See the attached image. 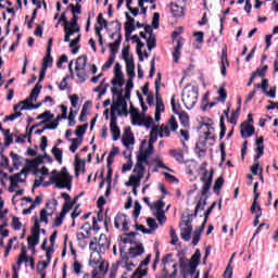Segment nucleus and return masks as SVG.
<instances>
[{
	"label": "nucleus",
	"mask_w": 278,
	"mask_h": 278,
	"mask_svg": "<svg viewBox=\"0 0 278 278\" xmlns=\"http://www.w3.org/2000/svg\"><path fill=\"white\" fill-rule=\"evenodd\" d=\"M214 179V170H211L210 174H207V170H205L202 175V177L200 178V181H202L203 186H202V197L197 206H195V211H194V215L193 216H198L199 212H203V210H205V205H207V192H210V189L212 188V181Z\"/></svg>",
	"instance_id": "f257e3e1"
},
{
	"label": "nucleus",
	"mask_w": 278,
	"mask_h": 278,
	"mask_svg": "<svg viewBox=\"0 0 278 278\" xmlns=\"http://www.w3.org/2000/svg\"><path fill=\"white\" fill-rule=\"evenodd\" d=\"M50 181L52 184H55L56 188L71 190L73 178L71 177V174H68V169L66 167H63L61 172L53 170L52 176L50 177Z\"/></svg>",
	"instance_id": "f03ea898"
},
{
	"label": "nucleus",
	"mask_w": 278,
	"mask_h": 278,
	"mask_svg": "<svg viewBox=\"0 0 278 278\" xmlns=\"http://www.w3.org/2000/svg\"><path fill=\"white\" fill-rule=\"evenodd\" d=\"M147 165H149V160L137 156L134 174L129 177L126 186L140 187V181H142V177H144V166Z\"/></svg>",
	"instance_id": "7ed1b4c3"
},
{
	"label": "nucleus",
	"mask_w": 278,
	"mask_h": 278,
	"mask_svg": "<svg viewBox=\"0 0 278 278\" xmlns=\"http://www.w3.org/2000/svg\"><path fill=\"white\" fill-rule=\"evenodd\" d=\"M41 90L42 85L36 84L28 98L20 101L17 104H14V112H16L17 110H20L21 112H23V110H33L34 103H36Z\"/></svg>",
	"instance_id": "20e7f679"
},
{
	"label": "nucleus",
	"mask_w": 278,
	"mask_h": 278,
	"mask_svg": "<svg viewBox=\"0 0 278 278\" xmlns=\"http://www.w3.org/2000/svg\"><path fill=\"white\" fill-rule=\"evenodd\" d=\"M89 266H92L94 268L92 270V278L105 277L108 268L105 267V262L101 260V254L99 253V251L91 253Z\"/></svg>",
	"instance_id": "39448f33"
},
{
	"label": "nucleus",
	"mask_w": 278,
	"mask_h": 278,
	"mask_svg": "<svg viewBox=\"0 0 278 278\" xmlns=\"http://www.w3.org/2000/svg\"><path fill=\"white\" fill-rule=\"evenodd\" d=\"M182 103L187 110H192L199 101V88L187 85L182 90Z\"/></svg>",
	"instance_id": "423d86ee"
},
{
	"label": "nucleus",
	"mask_w": 278,
	"mask_h": 278,
	"mask_svg": "<svg viewBox=\"0 0 278 278\" xmlns=\"http://www.w3.org/2000/svg\"><path fill=\"white\" fill-rule=\"evenodd\" d=\"M118 116H129L127 100H125V97H123V94H119L117 97V100L111 105V118L118 121Z\"/></svg>",
	"instance_id": "0eeeda50"
},
{
	"label": "nucleus",
	"mask_w": 278,
	"mask_h": 278,
	"mask_svg": "<svg viewBox=\"0 0 278 278\" xmlns=\"http://www.w3.org/2000/svg\"><path fill=\"white\" fill-rule=\"evenodd\" d=\"M29 169L24 168L20 173L9 176L10 187L9 192H15V188H18V184H25L27 181V175Z\"/></svg>",
	"instance_id": "6e6552de"
},
{
	"label": "nucleus",
	"mask_w": 278,
	"mask_h": 278,
	"mask_svg": "<svg viewBox=\"0 0 278 278\" xmlns=\"http://www.w3.org/2000/svg\"><path fill=\"white\" fill-rule=\"evenodd\" d=\"M157 134H160V128L159 127H153L150 131V139L148 143V148L144 151H140L138 156L143 159V160H149L151 155H153V143L157 142Z\"/></svg>",
	"instance_id": "1a4fd4ad"
},
{
	"label": "nucleus",
	"mask_w": 278,
	"mask_h": 278,
	"mask_svg": "<svg viewBox=\"0 0 278 278\" xmlns=\"http://www.w3.org/2000/svg\"><path fill=\"white\" fill-rule=\"evenodd\" d=\"M177 129H179V124L175 116H172L165 125L160 126L159 138H170V131H177Z\"/></svg>",
	"instance_id": "9d476101"
},
{
	"label": "nucleus",
	"mask_w": 278,
	"mask_h": 278,
	"mask_svg": "<svg viewBox=\"0 0 278 278\" xmlns=\"http://www.w3.org/2000/svg\"><path fill=\"white\" fill-rule=\"evenodd\" d=\"M168 260H170V254L162 260L164 277L175 278L177 277V264L169 262Z\"/></svg>",
	"instance_id": "9b49d317"
},
{
	"label": "nucleus",
	"mask_w": 278,
	"mask_h": 278,
	"mask_svg": "<svg viewBox=\"0 0 278 278\" xmlns=\"http://www.w3.org/2000/svg\"><path fill=\"white\" fill-rule=\"evenodd\" d=\"M180 274L181 277L188 278V275L192 277V275H197V267L190 262L188 258L181 257L179 260Z\"/></svg>",
	"instance_id": "f8f14e48"
},
{
	"label": "nucleus",
	"mask_w": 278,
	"mask_h": 278,
	"mask_svg": "<svg viewBox=\"0 0 278 278\" xmlns=\"http://www.w3.org/2000/svg\"><path fill=\"white\" fill-rule=\"evenodd\" d=\"M28 249H33L35 251V247L40 244V225L39 222L36 220L34 227L31 228V236L27 238Z\"/></svg>",
	"instance_id": "ddd939ff"
},
{
	"label": "nucleus",
	"mask_w": 278,
	"mask_h": 278,
	"mask_svg": "<svg viewBox=\"0 0 278 278\" xmlns=\"http://www.w3.org/2000/svg\"><path fill=\"white\" fill-rule=\"evenodd\" d=\"M115 229H121L122 231L127 232L129 230V216L118 213L114 218Z\"/></svg>",
	"instance_id": "4468645a"
},
{
	"label": "nucleus",
	"mask_w": 278,
	"mask_h": 278,
	"mask_svg": "<svg viewBox=\"0 0 278 278\" xmlns=\"http://www.w3.org/2000/svg\"><path fill=\"white\" fill-rule=\"evenodd\" d=\"M257 188H260V182L254 184V201L252 203V206L250 208L252 214H260L262 213V205L257 203V199H260V192H257Z\"/></svg>",
	"instance_id": "2eb2a0df"
},
{
	"label": "nucleus",
	"mask_w": 278,
	"mask_h": 278,
	"mask_svg": "<svg viewBox=\"0 0 278 278\" xmlns=\"http://www.w3.org/2000/svg\"><path fill=\"white\" fill-rule=\"evenodd\" d=\"M110 129L111 134L113 136V140H119L121 139V128H118V119H115V117L111 118L110 121Z\"/></svg>",
	"instance_id": "dca6fc26"
},
{
	"label": "nucleus",
	"mask_w": 278,
	"mask_h": 278,
	"mask_svg": "<svg viewBox=\"0 0 278 278\" xmlns=\"http://www.w3.org/2000/svg\"><path fill=\"white\" fill-rule=\"evenodd\" d=\"M255 134V127L247 124V122L241 124V137L242 138H251Z\"/></svg>",
	"instance_id": "f3484780"
},
{
	"label": "nucleus",
	"mask_w": 278,
	"mask_h": 278,
	"mask_svg": "<svg viewBox=\"0 0 278 278\" xmlns=\"http://www.w3.org/2000/svg\"><path fill=\"white\" fill-rule=\"evenodd\" d=\"M143 254H144V247L142 245V243H136L129 249L130 257H138Z\"/></svg>",
	"instance_id": "a211bd4d"
},
{
	"label": "nucleus",
	"mask_w": 278,
	"mask_h": 278,
	"mask_svg": "<svg viewBox=\"0 0 278 278\" xmlns=\"http://www.w3.org/2000/svg\"><path fill=\"white\" fill-rule=\"evenodd\" d=\"M227 66H229V60L227 59V48L222 50V75L223 77H227Z\"/></svg>",
	"instance_id": "6ab92c4d"
},
{
	"label": "nucleus",
	"mask_w": 278,
	"mask_h": 278,
	"mask_svg": "<svg viewBox=\"0 0 278 278\" xmlns=\"http://www.w3.org/2000/svg\"><path fill=\"white\" fill-rule=\"evenodd\" d=\"M180 237L185 242H190L192 240V227L190 226H182L180 229Z\"/></svg>",
	"instance_id": "aec40b11"
},
{
	"label": "nucleus",
	"mask_w": 278,
	"mask_h": 278,
	"mask_svg": "<svg viewBox=\"0 0 278 278\" xmlns=\"http://www.w3.org/2000/svg\"><path fill=\"white\" fill-rule=\"evenodd\" d=\"M169 8H170V12H172L173 16H175L176 18L184 16V8L182 7H179L177 3L172 2L169 4Z\"/></svg>",
	"instance_id": "412c9836"
},
{
	"label": "nucleus",
	"mask_w": 278,
	"mask_h": 278,
	"mask_svg": "<svg viewBox=\"0 0 278 278\" xmlns=\"http://www.w3.org/2000/svg\"><path fill=\"white\" fill-rule=\"evenodd\" d=\"M35 218V224H36V220L39 223H45V225H49V212H47V208H42L39 213V219L38 217H34Z\"/></svg>",
	"instance_id": "4be33fe9"
},
{
	"label": "nucleus",
	"mask_w": 278,
	"mask_h": 278,
	"mask_svg": "<svg viewBox=\"0 0 278 278\" xmlns=\"http://www.w3.org/2000/svg\"><path fill=\"white\" fill-rule=\"evenodd\" d=\"M136 65L134 64V59L126 61V72L128 77H136Z\"/></svg>",
	"instance_id": "5701e85b"
},
{
	"label": "nucleus",
	"mask_w": 278,
	"mask_h": 278,
	"mask_svg": "<svg viewBox=\"0 0 278 278\" xmlns=\"http://www.w3.org/2000/svg\"><path fill=\"white\" fill-rule=\"evenodd\" d=\"M49 266V262H45V261H41L38 263L37 265V271H38V275H40V277L42 278H47V267Z\"/></svg>",
	"instance_id": "b1692460"
},
{
	"label": "nucleus",
	"mask_w": 278,
	"mask_h": 278,
	"mask_svg": "<svg viewBox=\"0 0 278 278\" xmlns=\"http://www.w3.org/2000/svg\"><path fill=\"white\" fill-rule=\"evenodd\" d=\"M223 186H225V179L223 178V176H220L215 180L213 192H215V194H220V189L223 188Z\"/></svg>",
	"instance_id": "393cba45"
},
{
	"label": "nucleus",
	"mask_w": 278,
	"mask_h": 278,
	"mask_svg": "<svg viewBox=\"0 0 278 278\" xmlns=\"http://www.w3.org/2000/svg\"><path fill=\"white\" fill-rule=\"evenodd\" d=\"M52 118H53V114H51V111H46L42 114H39L37 116V121H42L40 125L45 123H49V121H51Z\"/></svg>",
	"instance_id": "a878e982"
},
{
	"label": "nucleus",
	"mask_w": 278,
	"mask_h": 278,
	"mask_svg": "<svg viewBox=\"0 0 278 278\" xmlns=\"http://www.w3.org/2000/svg\"><path fill=\"white\" fill-rule=\"evenodd\" d=\"M184 47V42L177 40V46L174 49L173 58L174 62H179V55H181V48Z\"/></svg>",
	"instance_id": "bb28decb"
},
{
	"label": "nucleus",
	"mask_w": 278,
	"mask_h": 278,
	"mask_svg": "<svg viewBox=\"0 0 278 278\" xmlns=\"http://www.w3.org/2000/svg\"><path fill=\"white\" fill-rule=\"evenodd\" d=\"M170 155L175 159L176 162H184V150L177 149V150H170Z\"/></svg>",
	"instance_id": "cd10ccee"
},
{
	"label": "nucleus",
	"mask_w": 278,
	"mask_h": 278,
	"mask_svg": "<svg viewBox=\"0 0 278 278\" xmlns=\"http://www.w3.org/2000/svg\"><path fill=\"white\" fill-rule=\"evenodd\" d=\"M189 262L198 268L201 262V250L197 249L194 254L191 256V260H189Z\"/></svg>",
	"instance_id": "c85d7f7f"
},
{
	"label": "nucleus",
	"mask_w": 278,
	"mask_h": 278,
	"mask_svg": "<svg viewBox=\"0 0 278 278\" xmlns=\"http://www.w3.org/2000/svg\"><path fill=\"white\" fill-rule=\"evenodd\" d=\"M70 142H72L71 147H70V151L72 153H75L77 151V149H79V147L81 146L83 139L81 138H76V139H68Z\"/></svg>",
	"instance_id": "c756f323"
},
{
	"label": "nucleus",
	"mask_w": 278,
	"mask_h": 278,
	"mask_svg": "<svg viewBox=\"0 0 278 278\" xmlns=\"http://www.w3.org/2000/svg\"><path fill=\"white\" fill-rule=\"evenodd\" d=\"M76 75L80 80V84H84L88 79V74L86 73V67L75 68Z\"/></svg>",
	"instance_id": "7c9ffc66"
},
{
	"label": "nucleus",
	"mask_w": 278,
	"mask_h": 278,
	"mask_svg": "<svg viewBox=\"0 0 278 278\" xmlns=\"http://www.w3.org/2000/svg\"><path fill=\"white\" fill-rule=\"evenodd\" d=\"M122 143L124 147H131L135 143L132 134H125L122 138Z\"/></svg>",
	"instance_id": "2f4dec72"
},
{
	"label": "nucleus",
	"mask_w": 278,
	"mask_h": 278,
	"mask_svg": "<svg viewBox=\"0 0 278 278\" xmlns=\"http://www.w3.org/2000/svg\"><path fill=\"white\" fill-rule=\"evenodd\" d=\"M77 21H79V17L76 16L75 14L73 15V18L71 20V22H67V28L72 29V31H75L76 29H78L79 31V25L77 24Z\"/></svg>",
	"instance_id": "473e14b6"
},
{
	"label": "nucleus",
	"mask_w": 278,
	"mask_h": 278,
	"mask_svg": "<svg viewBox=\"0 0 278 278\" xmlns=\"http://www.w3.org/2000/svg\"><path fill=\"white\" fill-rule=\"evenodd\" d=\"M155 112H159V113L166 112V106H164V102L162 101V97H160V93H156Z\"/></svg>",
	"instance_id": "72a5a7b5"
},
{
	"label": "nucleus",
	"mask_w": 278,
	"mask_h": 278,
	"mask_svg": "<svg viewBox=\"0 0 278 278\" xmlns=\"http://www.w3.org/2000/svg\"><path fill=\"white\" fill-rule=\"evenodd\" d=\"M52 65H53V58L51 56V53H47V55L43 58L41 68L47 71V68H49V66H52Z\"/></svg>",
	"instance_id": "f704fd0d"
},
{
	"label": "nucleus",
	"mask_w": 278,
	"mask_h": 278,
	"mask_svg": "<svg viewBox=\"0 0 278 278\" xmlns=\"http://www.w3.org/2000/svg\"><path fill=\"white\" fill-rule=\"evenodd\" d=\"M21 116H23V113L17 110L14 113H12L11 115L5 116L3 119V123L14 122V121H16V118H21Z\"/></svg>",
	"instance_id": "c9c22d12"
},
{
	"label": "nucleus",
	"mask_w": 278,
	"mask_h": 278,
	"mask_svg": "<svg viewBox=\"0 0 278 278\" xmlns=\"http://www.w3.org/2000/svg\"><path fill=\"white\" fill-rule=\"evenodd\" d=\"M52 155L54 156V159L56 160V162H59V164H62V157H63V151L60 148L54 147L52 149Z\"/></svg>",
	"instance_id": "e433bc0d"
},
{
	"label": "nucleus",
	"mask_w": 278,
	"mask_h": 278,
	"mask_svg": "<svg viewBox=\"0 0 278 278\" xmlns=\"http://www.w3.org/2000/svg\"><path fill=\"white\" fill-rule=\"evenodd\" d=\"M178 116H179L180 125L182 127H189L190 126V117L188 116V114L180 113V114H178Z\"/></svg>",
	"instance_id": "4c0bfd02"
},
{
	"label": "nucleus",
	"mask_w": 278,
	"mask_h": 278,
	"mask_svg": "<svg viewBox=\"0 0 278 278\" xmlns=\"http://www.w3.org/2000/svg\"><path fill=\"white\" fill-rule=\"evenodd\" d=\"M170 103H172V110L174 114H177V115L181 114V104L175 101V96L172 97Z\"/></svg>",
	"instance_id": "58836bf2"
},
{
	"label": "nucleus",
	"mask_w": 278,
	"mask_h": 278,
	"mask_svg": "<svg viewBox=\"0 0 278 278\" xmlns=\"http://www.w3.org/2000/svg\"><path fill=\"white\" fill-rule=\"evenodd\" d=\"M86 64H88V56L84 55V56H79L76 60V66L75 68H86Z\"/></svg>",
	"instance_id": "ea45409f"
},
{
	"label": "nucleus",
	"mask_w": 278,
	"mask_h": 278,
	"mask_svg": "<svg viewBox=\"0 0 278 278\" xmlns=\"http://www.w3.org/2000/svg\"><path fill=\"white\" fill-rule=\"evenodd\" d=\"M64 31H65L64 42H71V36H74L75 34H79L78 28L76 30H72L68 27H65Z\"/></svg>",
	"instance_id": "a19ab883"
},
{
	"label": "nucleus",
	"mask_w": 278,
	"mask_h": 278,
	"mask_svg": "<svg viewBox=\"0 0 278 278\" xmlns=\"http://www.w3.org/2000/svg\"><path fill=\"white\" fill-rule=\"evenodd\" d=\"M240 110H241V106L239 105V108L236 111H232L231 117L229 119V123H231V125H238V118L240 116Z\"/></svg>",
	"instance_id": "79ce46f5"
},
{
	"label": "nucleus",
	"mask_w": 278,
	"mask_h": 278,
	"mask_svg": "<svg viewBox=\"0 0 278 278\" xmlns=\"http://www.w3.org/2000/svg\"><path fill=\"white\" fill-rule=\"evenodd\" d=\"M90 103V101H87L84 105H83V110L80 112L79 115V122L80 123H86V116L88 114V104Z\"/></svg>",
	"instance_id": "37998d69"
},
{
	"label": "nucleus",
	"mask_w": 278,
	"mask_h": 278,
	"mask_svg": "<svg viewBox=\"0 0 278 278\" xmlns=\"http://www.w3.org/2000/svg\"><path fill=\"white\" fill-rule=\"evenodd\" d=\"M24 262H29V258H27V250L25 248L22 249V253L17 258V266H21Z\"/></svg>",
	"instance_id": "c03bdc74"
},
{
	"label": "nucleus",
	"mask_w": 278,
	"mask_h": 278,
	"mask_svg": "<svg viewBox=\"0 0 278 278\" xmlns=\"http://www.w3.org/2000/svg\"><path fill=\"white\" fill-rule=\"evenodd\" d=\"M125 31L126 38H129L134 31H136V24H129L128 22L125 23Z\"/></svg>",
	"instance_id": "a18cd8bd"
},
{
	"label": "nucleus",
	"mask_w": 278,
	"mask_h": 278,
	"mask_svg": "<svg viewBox=\"0 0 278 278\" xmlns=\"http://www.w3.org/2000/svg\"><path fill=\"white\" fill-rule=\"evenodd\" d=\"M86 129H88V124L80 125L76 128L75 135L83 138L84 134H86Z\"/></svg>",
	"instance_id": "49530a36"
},
{
	"label": "nucleus",
	"mask_w": 278,
	"mask_h": 278,
	"mask_svg": "<svg viewBox=\"0 0 278 278\" xmlns=\"http://www.w3.org/2000/svg\"><path fill=\"white\" fill-rule=\"evenodd\" d=\"M85 164L81 163V161L76 160L75 161V175L76 177H79V173H81V170H85Z\"/></svg>",
	"instance_id": "de8ad7c7"
},
{
	"label": "nucleus",
	"mask_w": 278,
	"mask_h": 278,
	"mask_svg": "<svg viewBox=\"0 0 278 278\" xmlns=\"http://www.w3.org/2000/svg\"><path fill=\"white\" fill-rule=\"evenodd\" d=\"M122 58L125 62H129V60H134V58L129 55V46L123 48Z\"/></svg>",
	"instance_id": "09e8293b"
},
{
	"label": "nucleus",
	"mask_w": 278,
	"mask_h": 278,
	"mask_svg": "<svg viewBox=\"0 0 278 278\" xmlns=\"http://www.w3.org/2000/svg\"><path fill=\"white\" fill-rule=\"evenodd\" d=\"M111 25H114L115 31L110 36V38H114V36H118V34H121L119 31L123 25L118 21L112 22Z\"/></svg>",
	"instance_id": "8fccbe9b"
},
{
	"label": "nucleus",
	"mask_w": 278,
	"mask_h": 278,
	"mask_svg": "<svg viewBox=\"0 0 278 278\" xmlns=\"http://www.w3.org/2000/svg\"><path fill=\"white\" fill-rule=\"evenodd\" d=\"M267 71L268 65H264L261 70L257 68L255 72H253L252 75H255V77H264Z\"/></svg>",
	"instance_id": "3c124183"
},
{
	"label": "nucleus",
	"mask_w": 278,
	"mask_h": 278,
	"mask_svg": "<svg viewBox=\"0 0 278 278\" xmlns=\"http://www.w3.org/2000/svg\"><path fill=\"white\" fill-rule=\"evenodd\" d=\"M124 84H125V79L123 78V76H114L112 80L113 86H118V88H122Z\"/></svg>",
	"instance_id": "603ef678"
},
{
	"label": "nucleus",
	"mask_w": 278,
	"mask_h": 278,
	"mask_svg": "<svg viewBox=\"0 0 278 278\" xmlns=\"http://www.w3.org/2000/svg\"><path fill=\"white\" fill-rule=\"evenodd\" d=\"M115 60H116V56L115 55H111L109 58V60L102 66V71H109V68H112V64H114Z\"/></svg>",
	"instance_id": "864d4df0"
},
{
	"label": "nucleus",
	"mask_w": 278,
	"mask_h": 278,
	"mask_svg": "<svg viewBox=\"0 0 278 278\" xmlns=\"http://www.w3.org/2000/svg\"><path fill=\"white\" fill-rule=\"evenodd\" d=\"M154 216H156L159 223H166V214L164 213V211H156L154 213Z\"/></svg>",
	"instance_id": "5fc2aeb1"
},
{
	"label": "nucleus",
	"mask_w": 278,
	"mask_h": 278,
	"mask_svg": "<svg viewBox=\"0 0 278 278\" xmlns=\"http://www.w3.org/2000/svg\"><path fill=\"white\" fill-rule=\"evenodd\" d=\"M10 157L13 161L14 166H21V155L16 154L14 152H11Z\"/></svg>",
	"instance_id": "6e6d98bb"
},
{
	"label": "nucleus",
	"mask_w": 278,
	"mask_h": 278,
	"mask_svg": "<svg viewBox=\"0 0 278 278\" xmlns=\"http://www.w3.org/2000/svg\"><path fill=\"white\" fill-rule=\"evenodd\" d=\"M141 123L142 125L146 126L147 129H151V127H153V117L151 116L143 117Z\"/></svg>",
	"instance_id": "4d7b16f0"
},
{
	"label": "nucleus",
	"mask_w": 278,
	"mask_h": 278,
	"mask_svg": "<svg viewBox=\"0 0 278 278\" xmlns=\"http://www.w3.org/2000/svg\"><path fill=\"white\" fill-rule=\"evenodd\" d=\"M131 166H134V161H131V157H129L127 163L123 164L122 173H127V172L131 170Z\"/></svg>",
	"instance_id": "13d9d810"
},
{
	"label": "nucleus",
	"mask_w": 278,
	"mask_h": 278,
	"mask_svg": "<svg viewBox=\"0 0 278 278\" xmlns=\"http://www.w3.org/2000/svg\"><path fill=\"white\" fill-rule=\"evenodd\" d=\"M98 25L100 26H96V27H101L103 29V27H108V20L103 18V13H99L98 15Z\"/></svg>",
	"instance_id": "bf43d9fd"
},
{
	"label": "nucleus",
	"mask_w": 278,
	"mask_h": 278,
	"mask_svg": "<svg viewBox=\"0 0 278 278\" xmlns=\"http://www.w3.org/2000/svg\"><path fill=\"white\" fill-rule=\"evenodd\" d=\"M165 205H166L165 201L159 200L154 202V210H156V212H164Z\"/></svg>",
	"instance_id": "052dcab7"
},
{
	"label": "nucleus",
	"mask_w": 278,
	"mask_h": 278,
	"mask_svg": "<svg viewBox=\"0 0 278 278\" xmlns=\"http://www.w3.org/2000/svg\"><path fill=\"white\" fill-rule=\"evenodd\" d=\"M130 118H131L132 125H139V126H141V125H142V119H143L144 117H142V115H140V113H139L138 115H132V117H130Z\"/></svg>",
	"instance_id": "680f3d73"
},
{
	"label": "nucleus",
	"mask_w": 278,
	"mask_h": 278,
	"mask_svg": "<svg viewBox=\"0 0 278 278\" xmlns=\"http://www.w3.org/2000/svg\"><path fill=\"white\" fill-rule=\"evenodd\" d=\"M141 210H142V205H140V202L136 201L135 202V208H134L132 216L135 218H138L140 216Z\"/></svg>",
	"instance_id": "e2e57ef3"
},
{
	"label": "nucleus",
	"mask_w": 278,
	"mask_h": 278,
	"mask_svg": "<svg viewBox=\"0 0 278 278\" xmlns=\"http://www.w3.org/2000/svg\"><path fill=\"white\" fill-rule=\"evenodd\" d=\"M103 238H105V235H101L100 240L98 241V247L100 248V252H103L108 249V241H105L104 243Z\"/></svg>",
	"instance_id": "0e129e2a"
},
{
	"label": "nucleus",
	"mask_w": 278,
	"mask_h": 278,
	"mask_svg": "<svg viewBox=\"0 0 278 278\" xmlns=\"http://www.w3.org/2000/svg\"><path fill=\"white\" fill-rule=\"evenodd\" d=\"M81 268H84V266H81V263H79L78 261H75L73 264V270L75 275H81Z\"/></svg>",
	"instance_id": "69168bd1"
},
{
	"label": "nucleus",
	"mask_w": 278,
	"mask_h": 278,
	"mask_svg": "<svg viewBox=\"0 0 278 278\" xmlns=\"http://www.w3.org/2000/svg\"><path fill=\"white\" fill-rule=\"evenodd\" d=\"M155 37L153 35H150V37L148 38V49L149 51H151L152 49H155Z\"/></svg>",
	"instance_id": "338daca9"
},
{
	"label": "nucleus",
	"mask_w": 278,
	"mask_h": 278,
	"mask_svg": "<svg viewBox=\"0 0 278 278\" xmlns=\"http://www.w3.org/2000/svg\"><path fill=\"white\" fill-rule=\"evenodd\" d=\"M147 224H148V227L152 229V231H155V229H157V222L155 219L150 217L147 219Z\"/></svg>",
	"instance_id": "774afa93"
}]
</instances>
